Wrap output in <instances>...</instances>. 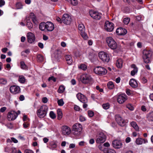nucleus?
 <instances>
[{"label": "nucleus", "mask_w": 153, "mask_h": 153, "mask_svg": "<svg viewBox=\"0 0 153 153\" xmlns=\"http://www.w3.org/2000/svg\"><path fill=\"white\" fill-rule=\"evenodd\" d=\"M106 41L108 46L112 49H116L117 47V44L114 40L111 37L106 39Z\"/></svg>", "instance_id": "nucleus-5"}, {"label": "nucleus", "mask_w": 153, "mask_h": 153, "mask_svg": "<svg viewBox=\"0 0 153 153\" xmlns=\"http://www.w3.org/2000/svg\"><path fill=\"white\" fill-rule=\"evenodd\" d=\"M74 109L76 111H79L80 110V108L79 106L75 105L74 107Z\"/></svg>", "instance_id": "nucleus-62"}, {"label": "nucleus", "mask_w": 153, "mask_h": 153, "mask_svg": "<svg viewBox=\"0 0 153 153\" xmlns=\"http://www.w3.org/2000/svg\"><path fill=\"white\" fill-rule=\"evenodd\" d=\"M112 144L113 147L115 149H120L122 147V143L119 140H114L112 142Z\"/></svg>", "instance_id": "nucleus-17"}, {"label": "nucleus", "mask_w": 153, "mask_h": 153, "mask_svg": "<svg viewBox=\"0 0 153 153\" xmlns=\"http://www.w3.org/2000/svg\"><path fill=\"white\" fill-rule=\"evenodd\" d=\"M116 120L120 126H123L125 124V120L120 116H117L116 117Z\"/></svg>", "instance_id": "nucleus-20"}, {"label": "nucleus", "mask_w": 153, "mask_h": 153, "mask_svg": "<svg viewBox=\"0 0 153 153\" xmlns=\"http://www.w3.org/2000/svg\"><path fill=\"white\" fill-rule=\"evenodd\" d=\"M39 28L41 30L44 31L46 29V23L43 22L40 23L39 25Z\"/></svg>", "instance_id": "nucleus-31"}, {"label": "nucleus", "mask_w": 153, "mask_h": 153, "mask_svg": "<svg viewBox=\"0 0 153 153\" xmlns=\"http://www.w3.org/2000/svg\"><path fill=\"white\" fill-rule=\"evenodd\" d=\"M81 81L84 84H90L92 82V79L90 76L87 74H84L81 76Z\"/></svg>", "instance_id": "nucleus-3"}, {"label": "nucleus", "mask_w": 153, "mask_h": 153, "mask_svg": "<svg viewBox=\"0 0 153 153\" xmlns=\"http://www.w3.org/2000/svg\"><path fill=\"white\" fill-rule=\"evenodd\" d=\"M107 86L108 88L110 89H112L114 87L113 83L111 81H110L108 82Z\"/></svg>", "instance_id": "nucleus-37"}, {"label": "nucleus", "mask_w": 153, "mask_h": 153, "mask_svg": "<svg viewBox=\"0 0 153 153\" xmlns=\"http://www.w3.org/2000/svg\"><path fill=\"white\" fill-rule=\"evenodd\" d=\"M123 61L121 59H118L116 62V65L118 68H121L123 66Z\"/></svg>", "instance_id": "nucleus-30"}, {"label": "nucleus", "mask_w": 153, "mask_h": 153, "mask_svg": "<svg viewBox=\"0 0 153 153\" xmlns=\"http://www.w3.org/2000/svg\"><path fill=\"white\" fill-rule=\"evenodd\" d=\"M152 52L150 50H144L143 51V58L144 62L148 63L151 62Z\"/></svg>", "instance_id": "nucleus-2"}, {"label": "nucleus", "mask_w": 153, "mask_h": 153, "mask_svg": "<svg viewBox=\"0 0 153 153\" xmlns=\"http://www.w3.org/2000/svg\"><path fill=\"white\" fill-rule=\"evenodd\" d=\"M62 21L64 24L69 25L71 22V17L68 14H65L62 18Z\"/></svg>", "instance_id": "nucleus-10"}, {"label": "nucleus", "mask_w": 153, "mask_h": 153, "mask_svg": "<svg viewBox=\"0 0 153 153\" xmlns=\"http://www.w3.org/2000/svg\"><path fill=\"white\" fill-rule=\"evenodd\" d=\"M88 116L90 117H92L94 115V112L91 110H88Z\"/></svg>", "instance_id": "nucleus-44"}, {"label": "nucleus", "mask_w": 153, "mask_h": 153, "mask_svg": "<svg viewBox=\"0 0 153 153\" xmlns=\"http://www.w3.org/2000/svg\"><path fill=\"white\" fill-rule=\"evenodd\" d=\"M147 142V140L146 139L140 138H138L136 140V143L137 145H141L143 143H146Z\"/></svg>", "instance_id": "nucleus-24"}, {"label": "nucleus", "mask_w": 153, "mask_h": 153, "mask_svg": "<svg viewBox=\"0 0 153 153\" xmlns=\"http://www.w3.org/2000/svg\"><path fill=\"white\" fill-rule=\"evenodd\" d=\"M104 153H116L115 151L112 149L105 148L104 149Z\"/></svg>", "instance_id": "nucleus-34"}, {"label": "nucleus", "mask_w": 153, "mask_h": 153, "mask_svg": "<svg viewBox=\"0 0 153 153\" xmlns=\"http://www.w3.org/2000/svg\"><path fill=\"white\" fill-rule=\"evenodd\" d=\"M127 99V95L125 94H122L118 96L117 101L120 104L123 103Z\"/></svg>", "instance_id": "nucleus-14"}, {"label": "nucleus", "mask_w": 153, "mask_h": 153, "mask_svg": "<svg viewBox=\"0 0 153 153\" xmlns=\"http://www.w3.org/2000/svg\"><path fill=\"white\" fill-rule=\"evenodd\" d=\"M5 2L4 0H0V7H2L4 5Z\"/></svg>", "instance_id": "nucleus-53"}, {"label": "nucleus", "mask_w": 153, "mask_h": 153, "mask_svg": "<svg viewBox=\"0 0 153 153\" xmlns=\"http://www.w3.org/2000/svg\"><path fill=\"white\" fill-rule=\"evenodd\" d=\"M7 108L5 107H3L1 108L0 111L2 112H4L6 109Z\"/></svg>", "instance_id": "nucleus-58"}, {"label": "nucleus", "mask_w": 153, "mask_h": 153, "mask_svg": "<svg viewBox=\"0 0 153 153\" xmlns=\"http://www.w3.org/2000/svg\"><path fill=\"white\" fill-rule=\"evenodd\" d=\"M50 117L53 119H54L56 117L55 114L54 113L53 111H51L50 113Z\"/></svg>", "instance_id": "nucleus-46"}, {"label": "nucleus", "mask_w": 153, "mask_h": 153, "mask_svg": "<svg viewBox=\"0 0 153 153\" xmlns=\"http://www.w3.org/2000/svg\"><path fill=\"white\" fill-rule=\"evenodd\" d=\"M48 109V107L45 105L41 106L37 111V116L40 118L44 117L46 115Z\"/></svg>", "instance_id": "nucleus-1"}, {"label": "nucleus", "mask_w": 153, "mask_h": 153, "mask_svg": "<svg viewBox=\"0 0 153 153\" xmlns=\"http://www.w3.org/2000/svg\"><path fill=\"white\" fill-rule=\"evenodd\" d=\"M82 126L79 123H76L72 127L73 131L75 132H79L82 129Z\"/></svg>", "instance_id": "nucleus-18"}, {"label": "nucleus", "mask_w": 153, "mask_h": 153, "mask_svg": "<svg viewBox=\"0 0 153 153\" xmlns=\"http://www.w3.org/2000/svg\"><path fill=\"white\" fill-rule=\"evenodd\" d=\"M116 33L119 35H124L127 33L126 29L120 27L118 28L116 30Z\"/></svg>", "instance_id": "nucleus-21"}, {"label": "nucleus", "mask_w": 153, "mask_h": 153, "mask_svg": "<svg viewBox=\"0 0 153 153\" xmlns=\"http://www.w3.org/2000/svg\"><path fill=\"white\" fill-rule=\"evenodd\" d=\"M48 80L49 81L51 80H52L54 82H55L56 81V78L54 77L53 76L49 77L48 79Z\"/></svg>", "instance_id": "nucleus-51"}, {"label": "nucleus", "mask_w": 153, "mask_h": 153, "mask_svg": "<svg viewBox=\"0 0 153 153\" xmlns=\"http://www.w3.org/2000/svg\"><path fill=\"white\" fill-rule=\"evenodd\" d=\"M19 81L21 83H23L25 82V79L23 76H20L19 77Z\"/></svg>", "instance_id": "nucleus-42"}, {"label": "nucleus", "mask_w": 153, "mask_h": 153, "mask_svg": "<svg viewBox=\"0 0 153 153\" xmlns=\"http://www.w3.org/2000/svg\"><path fill=\"white\" fill-rule=\"evenodd\" d=\"M29 17L34 24H37L38 23L37 18L33 13H31L29 14Z\"/></svg>", "instance_id": "nucleus-25"}, {"label": "nucleus", "mask_w": 153, "mask_h": 153, "mask_svg": "<svg viewBox=\"0 0 153 153\" xmlns=\"http://www.w3.org/2000/svg\"><path fill=\"white\" fill-rule=\"evenodd\" d=\"M29 53V51L28 49L26 50L25 51H23L22 52V55H25L26 56V55L25 54V53L27 54Z\"/></svg>", "instance_id": "nucleus-52"}, {"label": "nucleus", "mask_w": 153, "mask_h": 153, "mask_svg": "<svg viewBox=\"0 0 153 153\" xmlns=\"http://www.w3.org/2000/svg\"><path fill=\"white\" fill-rule=\"evenodd\" d=\"M20 65L21 68L22 69L25 70H27V67L26 65L24 62H21L20 63Z\"/></svg>", "instance_id": "nucleus-38"}, {"label": "nucleus", "mask_w": 153, "mask_h": 153, "mask_svg": "<svg viewBox=\"0 0 153 153\" xmlns=\"http://www.w3.org/2000/svg\"><path fill=\"white\" fill-rule=\"evenodd\" d=\"M126 107L131 111H133L134 110L133 107L130 104H128L126 105Z\"/></svg>", "instance_id": "nucleus-49"}, {"label": "nucleus", "mask_w": 153, "mask_h": 153, "mask_svg": "<svg viewBox=\"0 0 153 153\" xmlns=\"http://www.w3.org/2000/svg\"><path fill=\"white\" fill-rule=\"evenodd\" d=\"M70 2L71 4L74 6H76L78 4L77 0H71Z\"/></svg>", "instance_id": "nucleus-48"}, {"label": "nucleus", "mask_w": 153, "mask_h": 153, "mask_svg": "<svg viewBox=\"0 0 153 153\" xmlns=\"http://www.w3.org/2000/svg\"><path fill=\"white\" fill-rule=\"evenodd\" d=\"M95 142L94 140V139L91 138V139L89 141V143L91 144H93Z\"/></svg>", "instance_id": "nucleus-57"}, {"label": "nucleus", "mask_w": 153, "mask_h": 153, "mask_svg": "<svg viewBox=\"0 0 153 153\" xmlns=\"http://www.w3.org/2000/svg\"><path fill=\"white\" fill-rule=\"evenodd\" d=\"M146 118L149 122H153V111H152L147 114Z\"/></svg>", "instance_id": "nucleus-29"}, {"label": "nucleus", "mask_w": 153, "mask_h": 153, "mask_svg": "<svg viewBox=\"0 0 153 153\" xmlns=\"http://www.w3.org/2000/svg\"><path fill=\"white\" fill-rule=\"evenodd\" d=\"M57 119L59 120L61 119L62 117V114L61 109H58L57 111Z\"/></svg>", "instance_id": "nucleus-33"}, {"label": "nucleus", "mask_w": 153, "mask_h": 153, "mask_svg": "<svg viewBox=\"0 0 153 153\" xmlns=\"http://www.w3.org/2000/svg\"><path fill=\"white\" fill-rule=\"evenodd\" d=\"M130 21L129 18H126L123 19V22L125 25H128Z\"/></svg>", "instance_id": "nucleus-41"}, {"label": "nucleus", "mask_w": 153, "mask_h": 153, "mask_svg": "<svg viewBox=\"0 0 153 153\" xmlns=\"http://www.w3.org/2000/svg\"><path fill=\"white\" fill-rule=\"evenodd\" d=\"M10 92L12 94H16L20 92V89L19 86L16 85L11 86L10 88Z\"/></svg>", "instance_id": "nucleus-16"}, {"label": "nucleus", "mask_w": 153, "mask_h": 153, "mask_svg": "<svg viewBox=\"0 0 153 153\" xmlns=\"http://www.w3.org/2000/svg\"><path fill=\"white\" fill-rule=\"evenodd\" d=\"M141 110L145 112L146 111L147 109L144 105H142L141 107Z\"/></svg>", "instance_id": "nucleus-55"}, {"label": "nucleus", "mask_w": 153, "mask_h": 153, "mask_svg": "<svg viewBox=\"0 0 153 153\" xmlns=\"http://www.w3.org/2000/svg\"><path fill=\"white\" fill-rule=\"evenodd\" d=\"M131 139L130 137H127L126 139V143H128L131 141Z\"/></svg>", "instance_id": "nucleus-63"}, {"label": "nucleus", "mask_w": 153, "mask_h": 153, "mask_svg": "<svg viewBox=\"0 0 153 153\" xmlns=\"http://www.w3.org/2000/svg\"><path fill=\"white\" fill-rule=\"evenodd\" d=\"M102 106L104 109H107L109 107V104L108 103L104 104L102 105Z\"/></svg>", "instance_id": "nucleus-47"}, {"label": "nucleus", "mask_w": 153, "mask_h": 153, "mask_svg": "<svg viewBox=\"0 0 153 153\" xmlns=\"http://www.w3.org/2000/svg\"><path fill=\"white\" fill-rule=\"evenodd\" d=\"M12 141H13L15 143H17L18 142V141L16 138L14 137L11 138Z\"/></svg>", "instance_id": "nucleus-56"}, {"label": "nucleus", "mask_w": 153, "mask_h": 153, "mask_svg": "<svg viewBox=\"0 0 153 153\" xmlns=\"http://www.w3.org/2000/svg\"><path fill=\"white\" fill-rule=\"evenodd\" d=\"M75 144L73 143L71 144L69 146V148L70 149H73L75 147Z\"/></svg>", "instance_id": "nucleus-64"}, {"label": "nucleus", "mask_w": 153, "mask_h": 153, "mask_svg": "<svg viewBox=\"0 0 153 153\" xmlns=\"http://www.w3.org/2000/svg\"><path fill=\"white\" fill-rule=\"evenodd\" d=\"M57 103L59 105L62 106L64 104V102L63 99H61L58 100Z\"/></svg>", "instance_id": "nucleus-43"}, {"label": "nucleus", "mask_w": 153, "mask_h": 153, "mask_svg": "<svg viewBox=\"0 0 153 153\" xmlns=\"http://www.w3.org/2000/svg\"><path fill=\"white\" fill-rule=\"evenodd\" d=\"M76 97L80 101L83 103V107L84 108H87L88 106L87 104L88 102L87 98L84 95L80 93H78L77 94Z\"/></svg>", "instance_id": "nucleus-4"}, {"label": "nucleus", "mask_w": 153, "mask_h": 153, "mask_svg": "<svg viewBox=\"0 0 153 153\" xmlns=\"http://www.w3.org/2000/svg\"><path fill=\"white\" fill-rule=\"evenodd\" d=\"M89 14L92 18L98 20L100 19L102 15L101 13L92 10L89 11Z\"/></svg>", "instance_id": "nucleus-11"}, {"label": "nucleus", "mask_w": 153, "mask_h": 153, "mask_svg": "<svg viewBox=\"0 0 153 153\" xmlns=\"http://www.w3.org/2000/svg\"><path fill=\"white\" fill-rule=\"evenodd\" d=\"M94 72L99 75H103L107 73V70L104 67L97 66L94 70Z\"/></svg>", "instance_id": "nucleus-6"}, {"label": "nucleus", "mask_w": 153, "mask_h": 153, "mask_svg": "<svg viewBox=\"0 0 153 153\" xmlns=\"http://www.w3.org/2000/svg\"><path fill=\"white\" fill-rule=\"evenodd\" d=\"M126 92L127 94L128 95H130L131 94V90L128 89L126 90Z\"/></svg>", "instance_id": "nucleus-61"}, {"label": "nucleus", "mask_w": 153, "mask_h": 153, "mask_svg": "<svg viewBox=\"0 0 153 153\" xmlns=\"http://www.w3.org/2000/svg\"><path fill=\"white\" fill-rule=\"evenodd\" d=\"M65 58L68 64L71 65L73 62L71 56L69 55H66L65 56Z\"/></svg>", "instance_id": "nucleus-28"}, {"label": "nucleus", "mask_w": 153, "mask_h": 153, "mask_svg": "<svg viewBox=\"0 0 153 153\" xmlns=\"http://www.w3.org/2000/svg\"><path fill=\"white\" fill-rule=\"evenodd\" d=\"M17 117L16 112L14 111H9L7 114V118L9 121H12L15 120Z\"/></svg>", "instance_id": "nucleus-12"}, {"label": "nucleus", "mask_w": 153, "mask_h": 153, "mask_svg": "<svg viewBox=\"0 0 153 153\" xmlns=\"http://www.w3.org/2000/svg\"><path fill=\"white\" fill-rule=\"evenodd\" d=\"M62 134L64 135H68L71 133L70 128L67 126H62Z\"/></svg>", "instance_id": "nucleus-15"}, {"label": "nucleus", "mask_w": 153, "mask_h": 153, "mask_svg": "<svg viewBox=\"0 0 153 153\" xmlns=\"http://www.w3.org/2000/svg\"><path fill=\"white\" fill-rule=\"evenodd\" d=\"M37 61L39 62H42L44 59V57L41 55L39 54L37 56Z\"/></svg>", "instance_id": "nucleus-39"}, {"label": "nucleus", "mask_w": 153, "mask_h": 153, "mask_svg": "<svg viewBox=\"0 0 153 153\" xmlns=\"http://www.w3.org/2000/svg\"><path fill=\"white\" fill-rule=\"evenodd\" d=\"M131 67V68H133L134 69L131 71V75L133 76L137 73L138 71V69L135 64L132 65Z\"/></svg>", "instance_id": "nucleus-26"}, {"label": "nucleus", "mask_w": 153, "mask_h": 153, "mask_svg": "<svg viewBox=\"0 0 153 153\" xmlns=\"http://www.w3.org/2000/svg\"><path fill=\"white\" fill-rule=\"evenodd\" d=\"M129 84L133 88H136L138 87L137 82L134 79H131L129 81Z\"/></svg>", "instance_id": "nucleus-22"}, {"label": "nucleus", "mask_w": 153, "mask_h": 153, "mask_svg": "<svg viewBox=\"0 0 153 153\" xmlns=\"http://www.w3.org/2000/svg\"><path fill=\"white\" fill-rule=\"evenodd\" d=\"M42 101L44 103H46L48 102V99L46 97H43L42 99Z\"/></svg>", "instance_id": "nucleus-54"}, {"label": "nucleus", "mask_w": 153, "mask_h": 153, "mask_svg": "<svg viewBox=\"0 0 153 153\" xmlns=\"http://www.w3.org/2000/svg\"><path fill=\"white\" fill-rule=\"evenodd\" d=\"M86 119L85 117L82 116H80L79 117V120L81 122H83L85 121Z\"/></svg>", "instance_id": "nucleus-50"}, {"label": "nucleus", "mask_w": 153, "mask_h": 153, "mask_svg": "<svg viewBox=\"0 0 153 153\" xmlns=\"http://www.w3.org/2000/svg\"><path fill=\"white\" fill-rule=\"evenodd\" d=\"M104 26L105 29L108 31H111L114 28V24L108 21L105 22Z\"/></svg>", "instance_id": "nucleus-13"}, {"label": "nucleus", "mask_w": 153, "mask_h": 153, "mask_svg": "<svg viewBox=\"0 0 153 153\" xmlns=\"http://www.w3.org/2000/svg\"><path fill=\"white\" fill-rule=\"evenodd\" d=\"M35 39L34 35L32 33L29 32V43H34Z\"/></svg>", "instance_id": "nucleus-27"}, {"label": "nucleus", "mask_w": 153, "mask_h": 153, "mask_svg": "<svg viewBox=\"0 0 153 153\" xmlns=\"http://www.w3.org/2000/svg\"><path fill=\"white\" fill-rule=\"evenodd\" d=\"M65 90V88L63 85H60L59 89H58L57 91L59 93H62L64 92Z\"/></svg>", "instance_id": "nucleus-36"}, {"label": "nucleus", "mask_w": 153, "mask_h": 153, "mask_svg": "<svg viewBox=\"0 0 153 153\" xmlns=\"http://www.w3.org/2000/svg\"><path fill=\"white\" fill-rule=\"evenodd\" d=\"M38 45L39 46V47H40V48L42 49L44 48V45L43 43L39 42L38 43Z\"/></svg>", "instance_id": "nucleus-60"}, {"label": "nucleus", "mask_w": 153, "mask_h": 153, "mask_svg": "<svg viewBox=\"0 0 153 153\" xmlns=\"http://www.w3.org/2000/svg\"><path fill=\"white\" fill-rule=\"evenodd\" d=\"M16 7L17 9H21L22 7V5L21 3L18 2L16 4Z\"/></svg>", "instance_id": "nucleus-45"}, {"label": "nucleus", "mask_w": 153, "mask_h": 153, "mask_svg": "<svg viewBox=\"0 0 153 153\" xmlns=\"http://www.w3.org/2000/svg\"><path fill=\"white\" fill-rule=\"evenodd\" d=\"M106 138L105 134L102 132H101L97 136L96 142L98 144L103 143L105 141Z\"/></svg>", "instance_id": "nucleus-7"}, {"label": "nucleus", "mask_w": 153, "mask_h": 153, "mask_svg": "<svg viewBox=\"0 0 153 153\" xmlns=\"http://www.w3.org/2000/svg\"><path fill=\"white\" fill-rule=\"evenodd\" d=\"M142 82L143 83H145L147 82V80L145 77H143L142 79Z\"/></svg>", "instance_id": "nucleus-59"}, {"label": "nucleus", "mask_w": 153, "mask_h": 153, "mask_svg": "<svg viewBox=\"0 0 153 153\" xmlns=\"http://www.w3.org/2000/svg\"><path fill=\"white\" fill-rule=\"evenodd\" d=\"M46 29L47 31H51L54 28V26L53 24L51 22H47L46 23Z\"/></svg>", "instance_id": "nucleus-19"}, {"label": "nucleus", "mask_w": 153, "mask_h": 153, "mask_svg": "<svg viewBox=\"0 0 153 153\" xmlns=\"http://www.w3.org/2000/svg\"><path fill=\"white\" fill-rule=\"evenodd\" d=\"M78 29L80 31V33L81 36L85 39H86L88 38L87 35L85 32V26L82 24H79L78 25Z\"/></svg>", "instance_id": "nucleus-8"}, {"label": "nucleus", "mask_w": 153, "mask_h": 153, "mask_svg": "<svg viewBox=\"0 0 153 153\" xmlns=\"http://www.w3.org/2000/svg\"><path fill=\"white\" fill-rule=\"evenodd\" d=\"M7 80L4 78L0 79V85H5L7 83Z\"/></svg>", "instance_id": "nucleus-40"}, {"label": "nucleus", "mask_w": 153, "mask_h": 153, "mask_svg": "<svg viewBox=\"0 0 153 153\" xmlns=\"http://www.w3.org/2000/svg\"><path fill=\"white\" fill-rule=\"evenodd\" d=\"M131 126L136 131H139V128L136 122L134 121H132L131 122Z\"/></svg>", "instance_id": "nucleus-32"}, {"label": "nucleus", "mask_w": 153, "mask_h": 153, "mask_svg": "<svg viewBox=\"0 0 153 153\" xmlns=\"http://www.w3.org/2000/svg\"><path fill=\"white\" fill-rule=\"evenodd\" d=\"M57 146V143L56 142L52 141L50 142L49 144V148L52 150L55 149Z\"/></svg>", "instance_id": "nucleus-23"}, {"label": "nucleus", "mask_w": 153, "mask_h": 153, "mask_svg": "<svg viewBox=\"0 0 153 153\" xmlns=\"http://www.w3.org/2000/svg\"><path fill=\"white\" fill-rule=\"evenodd\" d=\"M78 68L80 69L85 71L87 69V66L85 64H82L78 66Z\"/></svg>", "instance_id": "nucleus-35"}, {"label": "nucleus", "mask_w": 153, "mask_h": 153, "mask_svg": "<svg viewBox=\"0 0 153 153\" xmlns=\"http://www.w3.org/2000/svg\"><path fill=\"white\" fill-rule=\"evenodd\" d=\"M99 57L103 61L108 62L110 59L109 55L104 52H100L98 54Z\"/></svg>", "instance_id": "nucleus-9"}]
</instances>
